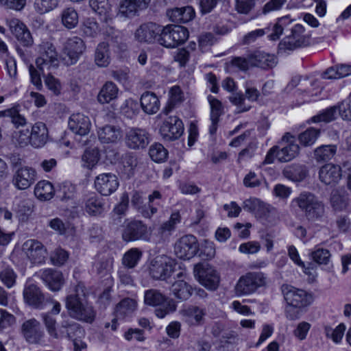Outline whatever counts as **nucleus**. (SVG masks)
Segmentation results:
<instances>
[{
    "label": "nucleus",
    "mask_w": 351,
    "mask_h": 351,
    "mask_svg": "<svg viewBox=\"0 0 351 351\" xmlns=\"http://www.w3.org/2000/svg\"><path fill=\"white\" fill-rule=\"evenodd\" d=\"M243 208L245 210L253 213L258 218L267 217L271 210L274 209L270 205L255 197L245 199L243 202Z\"/></svg>",
    "instance_id": "27"
},
{
    "label": "nucleus",
    "mask_w": 351,
    "mask_h": 351,
    "mask_svg": "<svg viewBox=\"0 0 351 351\" xmlns=\"http://www.w3.org/2000/svg\"><path fill=\"white\" fill-rule=\"evenodd\" d=\"M337 107L332 106L328 108H326L322 112H320L318 114L312 117L311 120L314 123L317 122H330L335 119V114L337 112Z\"/></svg>",
    "instance_id": "55"
},
{
    "label": "nucleus",
    "mask_w": 351,
    "mask_h": 351,
    "mask_svg": "<svg viewBox=\"0 0 351 351\" xmlns=\"http://www.w3.org/2000/svg\"><path fill=\"white\" fill-rule=\"evenodd\" d=\"M250 61L252 66L263 69L273 68L277 64L276 58L274 55L259 51L250 54Z\"/></svg>",
    "instance_id": "32"
},
{
    "label": "nucleus",
    "mask_w": 351,
    "mask_h": 351,
    "mask_svg": "<svg viewBox=\"0 0 351 351\" xmlns=\"http://www.w3.org/2000/svg\"><path fill=\"white\" fill-rule=\"evenodd\" d=\"M283 176L293 182L302 181L308 174L306 166L300 164H292L285 167L282 171Z\"/></svg>",
    "instance_id": "37"
},
{
    "label": "nucleus",
    "mask_w": 351,
    "mask_h": 351,
    "mask_svg": "<svg viewBox=\"0 0 351 351\" xmlns=\"http://www.w3.org/2000/svg\"><path fill=\"white\" fill-rule=\"evenodd\" d=\"M23 250L33 264H41L47 258L46 249L40 242L36 240L26 241L23 245Z\"/></svg>",
    "instance_id": "20"
},
{
    "label": "nucleus",
    "mask_w": 351,
    "mask_h": 351,
    "mask_svg": "<svg viewBox=\"0 0 351 351\" xmlns=\"http://www.w3.org/2000/svg\"><path fill=\"white\" fill-rule=\"evenodd\" d=\"M330 202L334 209L342 210L347 207L348 197L341 195L338 191H335L332 193Z\"/></svg>",
    "instance_id": "58"
},
{
    "label": "nucleus",
    "mask_w": 351,
    "mask_h": 351,
    "mask_svg": "<svg viewBox=\"0 0 351 351\" xmlns=\"http://www.w3.org/2000/svg\"><path fill=\"white\" fill-rule=\"evenodd\" d=\"M309 37L304 34V28L297 24L291 29V34L286 36L279 44L282 50H294L308 45Z\"/></svg>",
    "instance_id": "8"
},
{
    "label": "nucleus",
    "mask_w": 351,
    "mask_h": 351,
    "mask_svg": "<svg viewBox=\"0 0 351 351\" xmlns=\"http://www.w3.org/2000/svg\"><path fill=\"white\" fill-rule=\"evenodd\" d=\"M136 308L135 300L129 298H124L116 306L115 315L119 319L123 318L134 312Z\"/></svg>",
    "instance_id": "44"
},
{
    "label": "nucleus",
    "mask_w": 351,
    "mask_h": 351,
    "mask_svg": "<svg viewBox=\"0 0 351 351\" xmlns=\"http://www.w3.org/2000/svg\"><path fill=\"white\" fill-rule=\"evenodd\" d=\"M40 277L47 287L53 291H59L64 284L61 271L53 269H46L40 272Z\"/></svg>",
    "instance_id": "28"
},
{
    "label": "nucleus",
    "mask_w": 351,
    "mask_h": 351,
    "mask_svg": "<svg viewBox=\"0 0 351 351\" xmlns=\"http://www.w3.org/2000/svg\"><path fill=\"white\" fill-rule=\"evenodd\" d=\"M341 118L344 120L351 121V95L342 101L337 106Z\"/></svg>",
    "instance_id": "62"
},
{
    "label": "nucleus",
    "mask_w": 351,
    "mask_h": 351,
    "mask_svg": "<svg viewBox=\"0 0 351 351\" xmlns=\"http://www.w3.org/2000/svg\"><path fill=\"white\" fill-rule=\"evenodd\" d=\"M118 93L116 84L112 82H106L99 92L97 101L101 104H108L117 97Z\"/></svg>",
    "instance_id": "38"
},
{
    "label": "nucleus",
    "mask_w": 351,
    "mask_h": 351,
    "mask_svg": "<svg viewBox=\"0 0 351 351\" xmlns=\"http://www.w3.org/2000/svg\"><path fill=\"white\" fill-rule=\"evenodd\" d=\"M291 206L298 208L308 221L320 220L325 214L323 202L315 194L309 191H303L293 199Z\"/></svg>",
    "instance_id": "2"
},
{
    "label": "nucleus",
    "mask_w": 351,
    "mask_h": 351,
    "mask_svg": "<svg viewBox=\"0 0 351 351\" xmlns=\"http://www.w3.org/2000/svg\"><path fill=\"white\" fill-rule=\"evenodd\" d=\"M34 8L40 14L53 10L58 5L57 0H35Z\"/></svg>",
    "instance_id": "59"
},
{
    "label": "nucleus",
    "mask_w": 351,
    "mask_h": 351,
    "mask_svg": "<svg viewBox=\"0 0 351 351\" xmlns=\"http://www.w3.org/2000/svg\"><path fill=\"white\" fill-rule=\"evenodd\" d=\"M42 317L49 335L55 339H59L58 327L56 328V319L47 313H43Z\"/></svg>",
    "instance_id": "56"
},
{
    "label": "nucleus",
    "mask_w": 351,
    "mask_h": 351,
    "mask_svg": "<svg viewBox=\"0 0 351 351\" xmlns=\"http://www.w3.org/2000/svg\"><path fill=\"white\" fill-rule=\"evenodd\" d=\"M142 256L141 252L137 248L128 250L123 257V264L127 268H134Z\"/></svg>",
    "instance_id": "51"
},
{
    "label": "nucleus",
    "mask_w": 351,
    "mask_h": 351,
    "mask_svg": "<svg viewBox=\"0 0 351 351\" xmlns=\"http://www.w3.org/2000/svg\"><path fill=\"white\" fill-rule=\"evenodd\" d=\"M199 245L196 237L186 234L179 239L174 246L176 256L180 259H190L198 252Z\"/></svg>",
    "instance_id": "12"
},
{
    "label": "nucleus",
    "mask_w": 351,
    "mask_h": 351,
    "mask_svg": "<svg viewBox=\"0 0 351 351\" xmlns=\"http://www.w3.org/2000/svg\"><path fill=\"white\" fill-rule=\"evenodd\" d=\"M208 100L210 106L211 121L209 132L211 135H213L217 131L219 117L223 113V108L221 101L212 95L208 96Z\"/></svg>",
    "instance_id": "35"
},
{
    "label": "nucleus",
    "mask_w": 351,
    "mask_h": 351,
    "mask_svg": "<svg viewBox=\"0 0 351 351\" xmlns=\"http://www.w3.org/2000/svg\"><path fill=\"white\" fill-rule=\"evenodd\" d=\"M175 265L174 261L169 256H158L149 263V275L154 280H165L173 273Z\"/></svg>",
    "instance_id": "7"
},
{
    "label": "nucleus",
    "mask_w": 351,
    "mask_h": 351,
    "mask_svg": "<svg viewBox=\"0 0 351 351\" xmlns=\"http://www.w3.org/2000/svg\"><path fill=\"white\" fill-rule=\"evenodd\" d=\"M189 38L188 29L181 25H167L161 27V34L159 37V44L173 48L183 44Z\"/></svg>",
    "instance_id": "6"
},
{
    "label": "nucleus",
    "mask_w": 351,
    "mask_h": 351,
    "mask_svg": "<svg viewBox=\"0 0 351 351\" xmlns=\"http://www.w3.org/2000/svg\"><path fill=\"white\" fill-rule=\"evenodd\" d=\"M84 208L85 210L90 215L97 216L103 213L104 210V203L101 197L97 195H93L86 199Z\"/></svg>",
    "instance_id": "40"
},
{
    "label": "nucleus",
    "mask_w": 351,
    "mask_h": 351,
    "mask_svg": "<svg viewBox=\"0 0 351 351\" xmlns=\"http://www.w3.org/2000/svg\"><path fill=\"white\" fill-rule=\"evenodd\" d=\"M86 49L83 40L78 36L69 38L63 45L62 55L67 65L75 64Z\"/></svg>",
    "instance_id": "10"
},
{
    "label": "nucleus",
    "mask_w": 351,
    "mask_h": 351,
    "mask_svg": "<svg viewBox=\"0 0 351 351\" xmlns=\"http://www.w3.org/2000/svg\"><path fill=\"white\" fill-rule=\"evenodd\" d=\"M267 282L265 275L261 271H251L241 276L237 281L234 290L237 295H247L254 293L264 287Z\"/></svg>",
    "instance_id": "4"
},
{
    "label": "nucleus",
    "mask_w": 351,
    "mask_h": 351,
    "mask_svg": "<svg viewBox=\"0 0 351 351\" xmlns=\"http://www.w3.org/2000/svg\"><path fill=\"white\" fill-rule=\"evenodd\" d=\"M150 236L151 233L146 224L139 220L128 222L122 230V238L127 242L138 240L149 241Z\"/></svg>",
    "instance_id": "9"
},
{
    "label": "nucleus",
    "mask_w": 351,
    "mask_h": 351,
    "mask_svg": "<svg viewBox=\"0 0 351 351\" xmlns=\"http://www.w3.org/2000/svg\"><path fill=\"white\" fill-rule=\"evenodd\" d=\"M99 140L102 143H115L122 137V131L119 126L106 125L97 130Z\"/></svg>",
    "instance_id": "31"
},
{
    "label": "nucleus",
    "mask_w": 351,
    "mask_h": 351,
    "mask_svg": "<svg viewBox=\"0 0 351 351\" xmlns=\"http://www.w3.org/2000/svg\"><path fill=\"white\" fill-rule=\"evenodd\" d=\"M23 298L27 304L36 308H41L45 301L44 294L41 292L40 288L34 284L25 287Z\"/></svg>",
    "instance_id": "29"
},
{
    "label": "nucleus",
    "mask_w": 351,
    "mask_h": 351,
    "mask_svg": "<svg viewBox=\"0 0 351 351\" xmlns=\"http://www.w3.org/2000/svg\"><path fill=\"white\" fill-rule=\"evenodd\" d=\"M33 204L29 199L21 200L16 205V212L19 219L26 221L32 212Z\"/></svg>",
    "instance_id": "53"
},
{
    "label": "nucleus",
    "mask_w": 351,
    "mask_h": 351,
    "mask_svg": "<svg viewBox=\"0 0 351 351\" xmlns=\"http://www.w3.org/2000/svg\"><path fill=\"white\" fill-rule=\"evenodd\" d=\"M8 24L12 34L22 45L27 47L32 44V37L24 23L17 19H12L8 21Z\"/></svg>",
    "instance_id": "24"
},
{
    "label": "nucleus",
    "mask_w": 351,
    "mask_h": 351,
    "mask_svg": "<svg viewBox=\"0 0 351 351\" xmlns=\"http://www.w3.org/2000/svg\"><path fill=\"white\" fill-rule=\"evenodd\" d=\"M75 194V187L70 183H63L60 186L57 191V196L62 201H66L74 197Z\"/></svg>",
    "instance_id": "57"
},
{
    "label": "nucleus",
    "mask_w": 351,
    "mask_h": 351,
    "mask_svg": "<svg viewBox=\"0 0 351 351\" xmlns=\"http://www.w3.org/2000/svg\"><path fill=\"white\" fill-rule=\"evenodd\" d=\"M281 145L282 146L277 153V158L281 162H289L296 156L300 152V147L295 142V137L290 133H286L282 137Z\"/></svg>",
    "instance_id": "15"
},
{
    "label": "nucleus",
    "mask_w": 351,
    "mask_h": 351,
    "mask_svg": "<svg viewBox=\"0 0 351 351\" xmlns=\"http://www.w3.org/2000/svg\"><path fill=\"white\" fill-rule=\"evenodd\" d=\"M83 166L88 169H92L98 162V152L95 149L86 150L82 155Z\"/></svg>",
    "instance_id": "60"
},
{
    "label": "nucleus",
    "mask_w": 351,
    "mask_h": 351,
    "mask_svg": "<svg viewBox=\"0 0 351 351\" xmlns=\"http://www.w3.org/2000/svg\"><path fill=\"white\" fill-rule=\"evenodd\" d=\"M194 275L198 281L205 287L215 290L219 282V276L210 265L197 264L194 267Z\"/></svg>",
    "instance_id": "11"
},
{
    "label": "nucleus",
    "mask_w": 351,
    "mask_h": 351,
    "mask_svg": "<svg viewBox=\"0 0 351 351\" xmlns=\"http://www.w3.org/2000/svg\"><path fill=\"white\" fill-rule=\"evenodd\" d=\"M151 0H121L119 12L126 17L135 16L139 10L146 9Z\"/></svg>",
    "instance_id": "30"
},
{
    "label": "nucleus",
    "mask_w": 351,
    "mask_h": 351,
    "mask_svg": "<svg viewBox=\"0 0 351 351\" xmlns=\"http://www.w3.org/2000/svg\"><path fill=\"white\" fill-rule=\"evenodd\" d=\"M83 32L88 36L93 37L99 32V26L94 19H87L83 24Z\"/></svg>",
    "instance_id": "64"
},
{
    "label": "nucleus",
    "mask_w": 351,
    "mask_h": 351,
    "mask_svg": "<svg viewBox=\"0 0 351 351\" xmlns=\"http://www.w3.org/2000/svg\"><path fill=\"white\" fill-rule=\"evenodd\" d=\"M30 145L34 148L43 147L48 141L49 132L45 123L37 122L34 123L29 133Z\"/></svg>",
    "instance_id": "26"
},
{
    "label": "nucleus",
    "mask_w": 351,
    "mask_h": 351,
    "mask_svg": "<svg viewBox=\"0 0 351 351\" xmlns=\"http://www.w3.org/2000/svg\"><path fill=\"white\" fill-rule=\"evenodd\" d=\"M34 194L40 200H49L54 195V189L51 182L42 180L36 184Z\"/></svg>",
    "instance_id": "45"
},
{
    "label": "nucleus",
    "mask_w": 351,
    "mask_h": 351,
    "mask_svg": "<svg viewBox=\"0 0 351 351\" xmlns=\"http://www.w3.org/2000/svg\"><path fill=\"white\" fill-rule=\"evenodd\" d=\"M21 332L29 343H39L44 336V331L40 322L35 318L25 321L21 326Z\"/></svg>",
    "instance_id": "21"
},
{
    "label": "nucleus",
    "mask_w": 351,
    "mask_h": 351,
    "mask_svg": "<svg viewBox=\"0 0 351 351\" xmlns=\"http://www.w3.org/2000/svg\"><path fill=\"white\" fill-rule=\"evenodd\" d=\"M89 4L94 12L104 16L106 23L111 20V5L108 0H89Z\"/></svg>",
    "instance_id": "42"
},
{
    "label": "nucleus",
    "mask_w": 351,
    "mask_h": 351,
    "mask_svg": "<svg viewBox=\"0 0 351 351\" xmlns=\"http://www.w3.org/2000/svg\"><path fill=\"white\" fill-rule=\"evenodd\" d=\"M167 298L158 290L151 289L145 291L144 294V302L147 305L157 306L165 303Z\"/></svg>",
    "instance_id": "48"
},
{
    "label": "nucleus",
    "mask_w": 351,
    "mask_h": 351,
    "mask_svg": "<svg viewBox=\"0 0 351 351\" xmlns=\"http://www.w3.org/2000/svg\"><path fill=\"white\" fill-rule=\"evenodd\" d=\"M62 316L64 318L58 326L59 338H67L73 341L80 338L84 333L80 325L63 314Z\"/></svg>",
    "instance_id": "22"
},
{
    "label": "nucleus",
    "mask_w": 351,
    "mask_h": 351,
    "mask_svg": "<svg viewBox=\"0 0 351 351\" xmlns=\"http://www.w3.org/2000/svg\"><path fill=\"white\" fill-rule=\"evenodd\" d=\"M160 134L165 141H172L179 138L184 132L182 120L176 116L166 118L160 127Z\"/></svg>",
    "instance_id": "13"
},
{
    "label": "nucleus",
    "mask_w": 351,
    "mask_h": 351,
    "mask_svg": "<svg viewBox=\"0 0 351 351\" xmlns=\"http://www.w3.org/2000/svg\"><path fill=\"white\" fill-rule=\"evenodd\" d=\"M38 57L36 60V64L43 76L45 71L56 69L59 65L58 52L54 45L49 41H42L36 47Z\"/></svg>",
    "instance_id": "3"
},
{
    "label": "nucleus",
    "mask_w": 351,
    "mask_h": 351,
    "mask_svg": "<svg viewBox=\"0 0 351 351\" xmlns=\"http://www.w3.org/2000/svg\"><path fill=\"white\" fill-rule=\"evenodd\" d=\"M109 45L107 43H99L95 50V61L97 66L106 67L110 64Z\"/></svg>",
    "instance_id": "46"
},
{
    "label": "nucleus",
    "mask_w": 351,
    "mask_h": 351,
    "mask_svg": "<svg viewBox=\"0 0 351 351\" xmlns=\"http://www.w3.org/2000/svg\"><path fill=\"white\" fill-rule=\"evenodd\" d=\"M319 134V129L310 128L298 135V140L303 146H311L315 143Z\"/></svg>",
    "instance_id": "49"
},
{
    "label": "nucleus",
    "mask_w": 351,
    "mask_h": 351,
    "mask_svg": "<svg viewBox=\"0 0 351 351\" xmlns=\"http://www.w3.org/2000/svg\"><path fill=\"white\" fill-rule=\"evenodd\" d=\"M162 199V194L158 191H154L148 196V203L144 204L143 198L140 192H133L131 199L132 206L145 218H151L158 212L157 206L159 203L157 202Z\"/></svg>",
    "instance_id": "5"
},
{
    "label": "nucleus",
    "mask_w": 351,
    "mask_h": 351,
    "mask_svg": "<svg viewBox=\"0 0 351 351\" xmlns=\"http://www.w3.org/2000/svg\"><path fill=\"white\" fill-rule=\"evenodd\" d=\"M69 128L75 134L86 136L91 128V123L88 117L81 113L73 114L68 122Z\"/></svg>",
    "instance_id": "23"
},
{
    "label": "nucleus",
    "mask_w": 351,
    "mask_h": 351,
    "mask_svg": "<svg viewBox=\"0 0 351 351\" xmlns=\"http://www.w3.org/2000/svg\"><path fill=\"white\" fill-rule=\"evenodd\" d=\"M149 134L145 129L133 127L126 131L125 142L130 149H144L149 143Z\"/></svg>",
    "instance_id": "14"
},
{
    "label": "nucleus",
    "mask_w": 351,
    "mask_h": 351,
    "mask_svg": "<svg viewBox=\"0 0 351 351\" xmlns=\"http://www.w3.org/2000/svg\"><path fill=\"white\" fill-rule=\"evenodd\" d=\"M167 14L172 22L185 23L194 18L195 11L191 6H185L168 10Z\"/></svg>",
    "instance_id": "33"
},
{
    "label": "nucleus",
    "mask_w": 351,
    "mask_h": 351,
    "mask_svg": "<svg viewBox=\"0 0 351 351\" xmlns=\"http://www.w3.org/2000/svg\"><path fill=\"white\" fill-rule=\"evenodd\" d=\"M206 309L195 305H189L182 311V315L191 325H199L206 315Z\"/></svg>",
    "instance_id": "34"
},
{
    "label": "nucleus",
    "mask_w": 351,
    "mask_h": 351,
    "mask_svg": "<svg viewBox=\"0 0 351 351\" xmlns=\"http://www.w3.org/2000/svg\"><path fill=\"white\" fill-rule=\"evenodd\" d=\"M345 330L346 326L343 324H340L335 329H332L329 326L325 327L326 337H330L332 341L337 343L341 341L344 335Z\"/></svg>",
    "instance_id": "61"
},
{
    "label": "nucleus",
    "mask_w": 351,
    "mask_h": 351,
    "mask_svg": "<svg viewBox=\"0 0 351 351\" xmlns=\"http://www.w3.org/2000/svg\"><path fill=\"white\" fill-rule=\"evenodd\" d=\"M16 278V273L10 266L5 267L0 271V280L8 289L14 286Z\"/></svg>",
    "instance_id": "52"
},
{
    "label": "nucleus",
    "mask_w": 351,
    "mask_h": 351,
    "mask_svg": "<svg viewBox=\"0 0 351 351\" xmlns=\"http://www.w3.org/2000/svg\"><path fill=\"white\" fill-rule=\"evenodd\" d=\"M95 189L102 195L108 196L117 191L119 186L117 176L112 173H103L96 176Z\"/></svg>",
    "instance_id": "18"
},
{
    "label": "nucleus",
    "mask_w": 351,
    "mask_h": 351,
    "mask_svg": "<svg viewBox=\"0 0 351 351\" xmlns=\"http://www.w3.org/2000/svg\"><path fill=\"white\" fill-rule=\"evenodd\" d=\"M171 291L178 299L186 300L192 295L193 288L184 280H178L171 286Z\"/></svg>",
    "instance_id": "43"
},
{
    "label": "nucleus",
    "mask_w": 351,
    "mask_h": 351,
    "mask_svg": "<svg viewBox=\"0 0 351 351\" xmlns=\"http://www.w3.org/2000/svg\"><path fill=\"white\" fill-rule=\"evenodd\" d=\"M60 16L62 24L66 29H71L77 27L79 16L75 8L69 7L63 9Z\"/></svg>",
    "instance_id": "41"
},
{
    "label": "nucleus",
    "mask_w": 351,
    "mask_h": 351,
    "mask_svg": "<svg viewBox=\"0 0 351 351\" xmlns=\"http://www.w3.org/2000/svg\"><path fill=\"white\" fill-rule=\"evenodd\" d=\"M341 178L340 166L332 163L323 165L319 171V180L326 185H334Z\"/></svg>",
    "instance_id": "25"
},
{
    "label": "nucleus",
    "mask_w": 351,
    "mask_h": 351,
    "mask_svg": "<svg viewBox=\"0 0 351 351\" xmlns=\"http://www.w3.org/2000/svg\"><path fill=\"white\" fill-rule=\"evenodd\" d=\"M161 26L154 23H145L141 25L134 33L135 39L141 43H159Z\"/></svg>",
    "instance_id": "16"
},
{
    "label": "nucleus",
    "mask_w": 351,
    "mask_h": 351,
    "mask_svg": "<svg viewBox=\"0 0 351 351\" xmlns=\"http://www.w3.org/2000/svg\"><path fill=\"white\" fill-rule=\"evenodd\" d=\"M255 0H236L235 8L238 13L248 14L254 8Z\"/></svg>",
    "instance_id": "63"
},
{
    "label": "nucleus",
    "mask_w": 351,
    "mask_h": 351,
    "mask_svg": "<svg viewBox=\"0 0 351 351\" xmlns=\"http://www.w3.org/2000/svg\"><path fill=\"white\" fill-rule=\"evenodd\" d=\"M65 307L69 315L76 320L92 323L96 312L88 300V293L82 282H78L65 298Z\"/></svg>",
    "instance_id": "1"
},
{
    "label": "nucleus",
    "mask_w": 351,
    "mask_h": 351,
    "mask_svg": "<svg viewBox=\"0 0 351 351\" xmlns=\"http://www.w3.org/2000/svg\"><path fill=\"white\" fill-rule=\"evenodd\" d=\"M312 260L319 265H327L331 256L329 250L324 248H316L310 253Z\"/></svg>",
    "instance_id": "54"
},
{
    "label": "nucleus",
    "mask_w": 351,
    "mask_h": 351,
    "mask_svg": "<svg viewBox=\"0 0 351 351\" xmlns=\"http://www.w3.org/2000/svg\"><path fill=\"white\" fill-rule=\"evenodd\" d=\"M170 97L167 105L162 110V112L165 114H168L172 109L178 104L183 101V93L180 88L178 86H173L170 91Z\"/></svg>",
    "instance_id": "47"
},
{
    "label": "nucleus",
    "mask_w": 351,
    "mask_h": 351,
    "mask_svg": "<svg viewBox=\"0 0 351 351\" xmlns=\"http://www.w3.org/2000/svg\"><path fill=\"white\" fill-rule=\"evenodd\" d=\"M140 101L141 106L146 114H156L160 109L159 99L152 92L146 91L143 93L141 97Z\"/></svg>",
    "instance_id": "36"
},
{
    "label": "nucleus",
    "mask_w": 351,
    "mask_h": 351,
    "mask_svg": "<svg viewBox=\"0 0 351 351\" xmlns=\"http://www.w3.org/2000/svg\"><path fill=\"white\" fill-rule=\"evenodd\" d=\"M149 154L154 162H162L167 159L168 152L162 144L154 143L149 147Z\"/></svg>",
    "instance_id": "50"
},
{
    "label": "nucleus",
    "mask_w": 351,
    "mask_h": 351,
    "mask_svg": "<svg viewBox=\"0 0 351 351\" xmlns=\"http://www.w3.org/2000/svg\"><path fill=\"white\" fill-rule=\"evenodd\" d=\"M337 151V146L336 145H322L314 150L313 158L317 162H327L334 158Z\"/></svg>",
    "instance_id": "39"
},
{
    "label": "nucleus",
    "mask_w": 351,
    "mask_h": 351,
    "mask_svg": "<svg viewBox=\"0 0 351 351\" xmlns=\"http://www.w3.org/2000/svg\"><path fill=\"white\" fill-rule=\"evenodd\" d=\"M282 293L287 304L296 307H305L311 302V295L304 290L286 285L282 287Z\"/></svg>",
    "instance_id": "17"
},
{
    "label": "nucleus",
    "mask_w": 351,
    "mask_h": 351,
    "mask_svg": "<svg viewBox=\"0 0 351 351\" xmlns=\"http://www.w3.org/2000/svg\"><path fill=\"white\" fill-rule=\"evenodd\" d=\"M36 180V170L28 166L18 167L12 178L13 184L19 190L28 189Z\"/></svg>",
    "instance_id": "19"
}]
</instances>
